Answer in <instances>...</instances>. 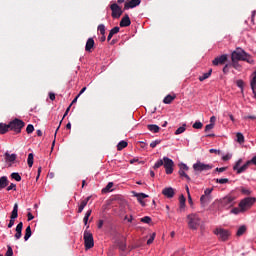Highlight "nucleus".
Returning a JSON list of instances; mask_svg holds the SVG:
<instances>
[{"mask_svg":"<svg viewBox=\"0 0 256 256\" xmlns=\"http://www.w3.org/2000/svg\"><path fill=\"white\" fill-rule=\"evenodd\" d=\"M231 59L232 61H246L247 63L253 62V60H251V56H249L247 52L241 48H237L232 52Z\"/></svg>","mask_w":256,"mask_h":256,"instance_id":"f257e3e1","label":"nucleus"},{"mask_svg":"<svg viewBox=\"0 0 256 256\" xmlns=\"http://www.w3.org/2000/svg\"><path fill=\"white\" fill-rule=\"evenodd\" d=\"M188 219V227L193 231H197L199 226L201 225V218L197 214H189L187 216Z\"/></svg>","mask_w":256,"mask_h":256,"instance_id":"f03ea898","label":"nucleus"},{"mask_svg":"<svg viewBox=\"0 0 256 256\" xmlns=\"http://www.w3.org/2000/svg\"><path fill=\"white\" fill-rule=\"evenodd\" d=\"M10 131H15L16 133H21V129L25 127V122L19 118H15L11 122H9Z\"/></svg>","mask_w":256,"mask_h":256,"instance_id":"7ed1b4c3","label":"nucleus"},{"mask_svg":"<svg viewBox=\"0 0 256 256\" xmlns=\"http://www.w3.org/2000/svg\"><path fill=\"white\" fill-rule=\"evenodd\" d=\"M256 198L255 197H247L241 200L239 203V207L241 211H245L246 209L251 208V206L255 205Z\"/></svg>","mask_w":256,"mask_h":256,"instance_id":"20e7f679","label":"nucleus"},{"mask_svg":"<svg viewBox=\"0 0 256 256\" xmlns=\"http://www.w3.org/2000/svg\"><path fill=\"white\" fill-rule=\"evenodd\" d=\"M84 243L86 249H93V247L95 246L93 234L87 230L84 231Z\"/></svg>","mask_w":256,"mask_h":256,"instance_id":"39448f33","label":"nucleus"},{"mask_svg":"<svg viewBox=\"0 0 256 256\" xmlns=\"http://www.w3.org/2000/svg\"><path fill=\"white\" fill-rule=\"evenodd\" d=\"M194 171H197L198 173H201L203 171H211L213 169V165L211 164H204L203 162H196L193 164Z\"/></svg>","mask_w":256,"mask_h":256,"instance_id":"423d86ee","label":"nucleus"},{"mask_svg":"<svg viewBox=\"0 0 256 256\" xmlns=\"http://www.w3.org/2000/svg\"><path fill=\"white\" fill-rule=\"evenodd\" d=\"M214 234L217 235L220 241H227V239H229V237L231 236V233L223 228H217L216 230H214Z\"/></svg>","mask_w":256,"mask_h":256,"instance_id":"0eeeda50","label":"nucleus"},{"mask_svg":"<svg viewBox=\"0 0 256 256\" xmlns=\"http://www.w3.org/2000/svg\"><path fill=\"white\" fill-rule=\"evenodd\" d=\"M163 161V167L166 171V175H171L173 173V167H175V162H173L169 157H164Z\"/></svg>","mask_w":256,"mask_h":256,"instance_id":"6e6552de","label":"nucleus"},{"mask_svg":"<svg viewBox=\"0 0 256 256\" xmlns=\"http://www.w3.org/2000/svg\"><path fill=\"white\" fill-rule=\"evenodd\" d=\"M211 193H213V188H207L204 191V194L200 197L201 205H207V203H211V200L213 199L211 197Z\"/></svg>","mask_w":256,"mask_h":256,"instance_id":"1a4fd4ad","label":"nucleus"},{"mask_svg":"<svg viewBox=\"0 0 256 256\" xmlns=\"http://www.w3.org/2000/svg\"><path fill=\"white\" fill-rule=\"evenodd\" d=\"M110 9L112 11L113 19H119L123 15V10L119 7L117 3H113L110 5Z\"/></svg>","mask_w":256,"mask_h":256,"instance_id":"9d476101","label":"nucleus"},{"mask_svg":"<svg viewBox=\"0 0 256 256\" xmlns=\"http://www.w3.org/2000/svg\"><path fill=\"white\" fill-rule=\"evenodd\" d=\"M221 205H222V207H225L226 209L233 207V205H235V197L231 196V195L224 197L221 200Z\"/></svg>","mask_w":256,"mask_h":256,"instance_id":"9b49d317","label":"nucleus"},{"mask_svg":"<svg viewBox=\"0 0 256 256\" xmlns=\"http://www.w3.org/2000/svg\"><path fill=\"white\" fill-rule=\"evenodd\" d=\"M228 59H229V56L227 54H223L221 56H217L212 61V65H214V67H217L218 65H225V63H227Z\"/></svg>","mask_w":256,"mask_h":256,"instance_id":"f8f14e48","label":"nucleus"},{"mask_svg":"<svg viewBox=\"0 0 256 256\" xmlns=\"http://www.w3.org/2000/svg\"><path fill=\"white\" fill-rule=\"evenodd\" d=\"M138 5H141V0H130L128 2H125L124 11L134 9V7H138Z\"/></svg>","mask_w":256,"mask_h":256,"instance_id":"ddd939ff","label":"nucleus"},{"mask_svg":"<svg viewBox=\"0 0 256 256\" xmlns=\"http://www.w3.org/2000/svg\"><path fill=\"white\" fill-rule=\"evenodd\" d=\"M93 49H95V40L93 38H88L85 45V51L86 53H93Z\"/></svg>","mask_w":256,"mask_h":256,"instance_id":"4468645a","label":"nucleus"},{"mask_svg":"<svg viewBox=\"0 0 256 256\" xmlns=\"http://www.w3.org/2000/svg\"><path fill=\"white\" fill-rule=\"evenodd\" d=\"M16 233L14 235L16 241H19L21 237L23 236V222L18 223L15 229Z\"/></svg>","mask_w":256,"mask_h":256,"instance_id":"2eb2a0df","label":"nucleus"},{"mask_svg":"<svg viewBox=\"0 0 256 256\" xmlns=\"http://www.w3.org/2000/svg\"><path fill=\"white\" fill-rule=\"evenodd\" d=\"M162 195H164L168 199H173V197H175V190L171 187L164 188L162 190Z\"/></svg>","mask_w":256,"mask_h":256,"instance_id":"dca6fc26","label":"nucleus"},{"mask_svg":"<svg viewBox=\"0 0 256 256\" xmlns=\"http://www.w3.org/2000/svg\"><path fill=\"white\" fill-rule=\"evenodd\" d=\"M134 197H136L137 201L140 203V205H142V207H145V201H143V199H147L149 195L145 193L134 192Z\"/></svg>","mask_w":256,"mask_h":256,"instance_id":"f3484780","label":"nucleus"},{"mask_svg":"<svg viewBox=\"0 0 256 256\" xmlns=\"http://www.w3.org/2000/svg\"><path fill=\"white\" fill-rule=\"evenodd\" d=\"M90 200H91V196H88L87 198L82 200L80 202V205L78 206L77 213H83V209H85V207H87V203H89Z\"/></svg>","mask_w":256,"mask_h":256,"instance_id":"a211bd4d","label":"nucleus"},{"mask_svg":"<svg viewBox=\"0 0 256 256\" xmlns=\"http://www.w3.org/2000/svg\"><path fill=\"white\" fill-rule=\"evenodd\" d=\"M131 25V18H129V14H125V16L120 21V27H129Z\"/></svg>","mask_w":256,"mask_h":256,"instance_id":"6ab92c4d","label":"nucleus"},{"mask_svg":"<svg viewBox=\"0 0 256 256\" xmlns=\"http://www.w3.org/2000/svg\"><path fill=\"white\" fill-rule=\"evenodd\" d=\"M19 217V204L15 203L11 212L10 219H17Z\"/></svg>","mask_w":256,"mask_h":256,"instance_id":"aec40b11","label":"nucleus"},{"mask_svg":"<svg viewBox=\"0 0 256 256\" xmlns=\"http://www.w3.org/2000/svg\"><path fill=\"white\" fill-rule=\"evenodd\" d=\"M176 98H177L176 95L168 94V95L163 99V103H165V105H171V103H173V101H175Z\"/></svg>","mask_w":256,"mask_h":256,"instance_id":"412c9836","label":"nucleus"},{"mask_svg":"<svg viewBox=\"0 0 256 256\" xmlns=\"http://www.w3.org/2000/svg\"><path fill=\"white\" fill-rule=\"evenodd\" d=\"M5 156V160L8 162V163H13L15 162V160L17 159V154H9V152H6L4 154Z\"/></svg>","mask_w":256,"mask_h":256,"instance_id":"4be33fe9","label":"nucleus"},{"mask_svg":"<svg viewBox=\"0 0 256 256\" xmlns=\"http://www.w3.org/2000/svg\"><path fill=\"white\" fill-rule=\"evenodd\" d=\"M9 130H11L10 124L0 123V135H5Z\"/></svg>","mask_w":256,"mask_h":256,"instance_id":"5701e85b","label":"nucleus"},{"mask_svg":"<svg viewBox=\"0 0 256 256\" xmlns=\"http://www.w3.org/2000/svg\"><path fill=\"white\" fill-rule=\"evenodd\" d=\"M119 31H120L119 26H115L114 28H112L107 37V41H111V39H113V35H117V33H119Z\"/></svg>","mask_w":256,"mask_h":256,"instance_id":"b1692460","label":"nucleus"},{"mask_svg":"<svg viewBox=\"0 0 256 256\" xmlns=\"http://www.w3.org/2000/svg\"><path fill=\"white\" fill-rule=\"evenodd\" d=\"M147 129L151 131V133H159V131H161V128L155 124H148Z\"/></svg>","mask_w":256,"mask_h":256,"instance_id":"393cba45","label":"nucleus"},{"mask_svg":"<svg viewBox=\"0 0 256 256\" xmlns=\"http://www.w3.org/2000/svg\"><path fill=\"white\" fill-rule=\"evenodd\" d=\"M9 185V179H7V176H2L0 178V189H5Z\"/></svg>","mask_w":256,"mask_h":256,"instance_id":"a878e982","label":"nucleus"},{"mask_svg":"<svg viewBox=\"0 0 256 256\" xmlns=\"http://www.w3.org/2000/svg\"><path fill=\"white\" fill-rule=\"evenodd\" d=\"M251 165V162L247 161L244 165H242L240 168H238L237 174L241 175V173H245L247 171V168Z\"/></svg>","mask_w":256,"mask_h":256,"instance_id":"bb28decb","label":"nucleus"},{"mask_svg":"<svg viewBox=\"0 0 256 256\" xmlns=\"http://www.w3.org/2000/svg\"><path fill=\"white\" fill-rule=\"evenodd\" d=\"M31 235H33V232L31 231V226H27L25 230L24 241H29Z\"/></svg>","mask_w":256,"mask_h":256,"instance_id":"cd10ccee","label":"nucleus"},{"mask_svg":"<svg viewBox=\"0 0 256 256\" xmlns=\"http://www.w3.org/2000/svg\"><path fill=\"white\" fill-rule=\"evenodd\" d=\"M213 73V70L210 69L208 72L204 73L202 76H199V81L203 82L205 79H209L211 77V74Z\"/></svg>","mask_w":256,"mask_h":256,"instance_id":"c85d7f7f","label":"nucleus"},{"mask_svg":"<svg viewBox=\"0 0 256 256\" xmlns=\"http://www.w3.org/2000/svg\"><path fill=\"white\" fill-rule=\"evenodd\" d=\"M185 131H187V124H183L181 127H179L174 134L181 135L182 133H185Z\"/></svg>","mask_w":256,"mask_h":256,"instance_id":"c756f323","label":"nucleus"},{"mask_svg":"<svg viewBox=\"0 0 256 256\" xmlns=\"http://www.w3.org/2000/svg\"><path fill=\"white\" fill-rule=\"evenodd\" d=\"M127 145H128L127 141L122 140V141H120V142L118 143V145H117V150H118V151H123V149H125V147H127Z\"/></svg>","mask_w":256,"mask_h":256,"instance_id":"7c9ffc66","label":"nucleus"},{"mask_svg":"<svg viewBox=\"0 0 256 256\" xmlns=\"http://www.w3.org/2000/svg\"><path fill=\"white\" fill-rule=\"evenodd\" d=\"M187 199L185 198L184 195H181L179 198V203H180V211L182 209H185V203H186Z\"/></svg>","mask_w":256,"mask_h":256,"instance_id":"2f4dec72","label":"nucleus"},{"mask_svg":"<svg viewBox=\"0 0 256 256\" xmlns=\"http://www.w3.org/2000/svg\"><path fill=\"white\" fill-rule=\"evenodd\" d=\"M113 185H114L113 182H109L106 185V187L102 189V193H109V192H111L112 191L111 189H113Z\"/></svg>","mask_w":256,"mask_h":256,"instance_id":"473e14b6","label":"nucleus"},{"mask_svg":"<svg viewBox=\"0 0 256 256\" xmlns=\"http://www.w3.org/2000/svg\"><path fill=\"white\" fill-rule=\"evenodd\" d=\"M245 231H247V227L246 226H240L237 230V237H241V235H243L245 233Z\"/></svg>","mask_w":256,"mask_h":256,"instance_id":"72a5a7b5","label":"nucleus"},{"mask_svg":"<svg viewBox=\"0 0 256 256\" xmlns=\"http://www.w3.org/2000/svg\"><path fill=\"white\" fill-rule=\"evenodd\" d=\"M236 137H237V142L242 144V143H245V136H243V134L241 132H238L236 134Z\"/></svg>","mask_w":256,"mask_h":256,"instance_id":"f704fd0d","label":"nucleus"},{"mask_svg":"<svg viewBox=\"0 0 256 256\" xmlns=\"http://www.w3.org/2000/svg\"><path fill=\"white\" fill-rule=\"evenodd\" d=\"M117 246L121 251H125L127 249V244L123 241H118Z\"/></svg>","mask_w":256,"mask_h":256,"instance_id":"c9c22d12","label":"nucleus"},{"mask_svg":"<svg viewBox=\"0 0 256 256\" xmlns=\"http://www.w3.org/2000/svg\"><path fill=\"white\" fill-rule=\"evenodd\" d=\"M91 213H92V210H88L86 212L84 219H83L84 225H87V223L89 222V217H91Z\"/></svg>","mask_w":256,"mask_h":256,"instance_id":"e433bc0d","label":"nucleus"},{"mask_svg":"<svg viewBox=\"0 0 256 256\" xmlns=\"http://www.w3.org/2000/svg\"><path fill=\"white\" fill-rule=\"evenodd\" d=\"M33 159H34V155H33V153H30L28 155V159H27V163H28L29 167H33Z\"/></svg>","mask_w":256,"mask_h":256,"instance_id":"4c0bfd02","label":"nucleus"},{"mask_svg":"<svg viewBox=\"0 0 256 256\" xmlns=\"http://www.w3.org/2000/svg\"><path fill=\"white\" fill-rule=\"evenodd\" d=\"M231 67H233L234 69H237V71H239V69H241V65L239 64V61H237V60L232 61Z\"/></svg>","mask_w":256,"mask_h":256,"instance_id":"58836bf2","label":"nucleus"},{"mask_svg":"<svg viewBox=\"0 0 256 256\" xmlns=\"http://www.w3.org/2000/svg\"><path fill=\"white\" fill-rule=\"evenodd\" d=\"M216 183H219L220 185H225V183H228L229 180L227 178H217Z\"/></svg>","mask_w":256,"mask_h":256,"instance_id":"ea45409f","label":"nucleus"},{"mask_svg":"<svg viewBox=\"0 0 256 256\" xmlns=\"http://www.w3.org/2000/svg\"><path fill=\"white\" fill-rule=\"evenodd\" d=\"M35 131V127L32 124H29L26 127V132L28 133V135H31V133H33Z\"/></svg>","mask_w":256,"mask_h":256,"instance_id":"a19ab883","label":"nucleus"},{"mask_svg":"<svg viewBox=\"0 0 256 256\" xmlns=\"http://www.w3.org/2000/svg\"><path fill=\"white\" fill-rule=\"evenodd\" d=\"M164 160L160 159L154 164V169H159V167H163Z\"/></svg>","mask_w":256,"mask_h":256,"instance_id":"79ce46f5","label":"nucleus"},{"mask_svg":"<svg viewBox=\"0 0 256 256\" xmlns=\"http://www.w3.org/2000/svg\"><path fill=\"white\" fill-rule=\"evenodd\" d=\"M11 177H12V179H14L15 181H21V175H19V173H17V172H13V173L11 174Z\"/></svg>","mask_w":256,"mask_h":256,"instance_id":"37998d69","label":"nucleus"},{"mask_svg":"<svg viewBox=\"0 0 256 256\" xmlns=\"http://www.w3.org/2000/svg\"><path fill=\"white\" fill-rule=\"evenodd\" d=\"M241 163H243V159H239L235 165L233 166L234 171H238V169L241 167Z\"/></svg>","mask_w":256,"mask_h":256,"instance_id":"c03bdc74","label":"nucleus"},{"mask_svg":"<svg viewBox=\"0 0 256 256\" xmlns=\"http://www.w3.org/2000/svg\"><path fill=\"white\" fill-rule=\"evenodd\" d=\"M192 127L193 129H203V123L196 121Z\"/></svg>","mask_w":256,"mask_h":256,"instance_id":"a18cd8bd","label":"nucleus"},{"mask_svg":"<svg viewBox=\"0 0 256 256\" xmlns=\"http://www.w3.org/2000/svg\"><path fill=\"white\" fill-rule=\"evenodd\" d=\"M179 175H180V177H185V179H187L188 181H191V177H189V175H187V173H185V171L179 170Z\"/></svg>","mask_w":256,"mask_h":256,"instance_id":"49530a36","label":"nucleus"},{"mask_svg":"<svg viewBox=\"0 0 256 256\" xmlns=\"http://www.w3.org/2000/svg\"><path fill=\"white\" fill-rule=\"evenodd\" d=\"M98 31H100L101 35H105V24L98 25Z\"/></svg>","mask_w":256,"mask_h":256,"instance_id":"de8ad7c7","label":"nucleus"},{"mask_svg":"<svg viewBox=\"0 0 256 256\" xmlns=\"http://www.w3.org/2000/svg\"><path fill=\"white\" fill-rule=\"evenodd\" d=\"M140 221H141V223L149 224V223H151V217L145 216V217L141 218Z\"/></svg>","mask_w":256,"mask_h":256,"instance_id":"09e8293b","label":"nucleus"},{"mask_svg":"<svg viewBox=\"0 0 256 256\" xmlns=\"http://www.w3.org/2000/svg\"><path fill=\"white\" fill-rule=\"evenodd\" d=\"M160 143H161V140H155V141L150 143V147L152 149H155L157 147V145H160Z\"/></svg>","mask_w":256,"mask_h":256,"instance_id":"8fccbe9b","label":"nucleus"},{"mask_svg":"<svg viewBox=\"0 0 256 256\" xmlns=\"http://www.w3.org/2000/svg\"><path fill=\"white\" fill-rule=\"evenodd\" d=\"M7 191H17V185H15L14 183H11V184L7 187Z\"/></svg>","mask_w":256,"mask_h":256,"instance_id":"3c124183","label":"nucleus"},{"mask_svg":"<svg viewBox=\"0 0 256 256\" xmlns=\"http://www.w3.org/2000/svg\"><path fill=\"white\" fill-rule=\"evenodd\" d=\"M179 167V171H189V166H187L186 164H180Z\"/></svg>","mask_w":256,"mask_h":256,"instance_id":"603ef678","label":"nucleus"},{"mask_svg":"<svg viewBox=\"0 0 256 256\" xmlns=\"http://www.w3.org/2000/svg\"><path fill=\"white\" fill-rule=\"evenodd\" d=\"M155 233H153L150 238L147 240V245H151V243H153V241H155Z\"/></svg>","mask_w":256,"mask_h":256,"instance_id":"864d4df0","label":"nucleus"},{"mask_svg":"<svg viewBox=\"0 0 256 256\" xmlns=\"http://www.w3.org/2000/svg\"><path fill=\"white\" fill-rule=\"evenodd\" d=\"M5 256H13V248H11V246H8V250L5 254Z\"/></svg>","mask_w":256,"mask_h":256,"instance_id":"5fc2aeb1","label":"nucleus"},{"mask_svg":"<svg viewBox=\"0 0 256 256\" xmlns=\"http://www.w3.org/2000/svg\"><path fill=\"white\" fill-rule=\"evenodd\" d=\"M237 87H239V89H243V86L245 85V83L243 82V80H238L236 82Z\"/></svg>","mask_w":256,"mask_h":256,"instance_id":"6e6d98bb","label":"nucleus"},{"mask_svg":"<svg viewBox=\"0 0 256 256\" xmlns=\"http://www.w3.org/2000/svg\"><path fill=\"white\" fill-rule=\"evenodd\" d=\"M13 225H15V219L10 218V221L8 223V229H11V227H13Z\"/></svg>","mask_w":256,"mask_h":256,"instance_id":"4d7b16f0","label":"nucleus"},{"mask_svg":"<svg viewBox=\"0 0 256 256\" xmlns=\"http://www.w3.org/2000/svg\"><path fill=\"white\" fill-rule=\"evenodd\" d=\"M231 213H233L234 215H239V213H241V210L239 208H233L231 210Z\"/></svg>","mask_w":256,"mask_h":256,"instance_id":"13d9d810","label":"nucleus"},{"mask_svg":"<svg viewBox=\"0 0 256 256\" xmlns=\"http://www.w3.org/2000/svg\"><path fill=\"white\" fill-rule=\"evenodd\" d=\"M229 67H231V64H226V65L223 67V73H229Z\"/></svg>","mask_w":256,"mask_h":256,"instance_id":"bf43d9fd","label":"nucleus"},{"mask_svg":"<svg viewBox=\"0 0 256 256\" xmlns=\"http://www.w3.org/2000/svg\"><path fill=\"white\" fill-rule=\"evenodd\" d=\"M213 127H215L213 124H208L205 126V132L207 133V131H211V129H213Z\"/></svg>","mask_w":256,"mask_h":256,"instance_id":"052dcab7","label":"nucleus"},{"mask_svg":"<svg viewBox=\"0 0 256 256\" xmlns=\"http://www.w3.org/2000/svg\"><path fill=\"white\" fill-rule=\"evenodd\" d=\"M226 169L227 167H221V168H216L215 171H217L218 173H223L225 172Z\"/></svg>","mask_w":256,"mask_h":256,"instance_id":"680f3d73","label":"nucleus"},{"mask_svg":"<svg viewBox=\"0 0 256 256\" xmlns=\"http://www.w3.org/2000/svg\"><path fill=\"white\" fill-rule=\"evenodd\" d=\"M241 191H242V193H243L244 195H251V191L248 190V189L242 188Z\"/></svg>","mask_w":256,"mask_h":256,"instance_id":"e2e57ef3","label":"nucleus"},{"mask_svg":"<svg viewBox=\"0 0 256 256\" xmlns=\"http://www.w3.org/2000/svg\"><path fill=\"white\" fill-rule=\"evenodd\" d=\"M215 121H217V117L212 116V117L210 118V125H214V126H215Z\"/></svg>","mask_w":256,"mask_h":256,"instance_id":"0e129e2a","label":"nucleus"},{"mask_svg":"<svg viewBox=\"0 0 256 256\" xmlns=\"http://www.w3.org/2000/svg\"><path fill=\"white\" fill-rule=\"evenodd\" d=\"M27 217H28V221H33V219H35V216H33L31 212L27 214Z\"/></svg>","mask_w":256,"mask_h":256,"instance_id":"69168bd1","label":"nucleus"},{"mask_svg":"<svg viewBox=\"0 0 256 256\" xmlns=\"http://www.w3.org/2000/svg\"><path fill=\"white\" fill-rule=\"evenodd\" d=\"M244 119H251L252 121H255L256 116L255 115H250V116L244 117Z\"/></svg>","mask_w":256,"mask_h":256,"instance_id":"338daca9","label":"nucleus"},{"mask_svg":"<svg viewBox=\"0 0 256 256\" xmlns=\"http://www.w3.org/2000/svg\"><path fill=\"white\" fill-rule=\"evenodd\" d=\"M248 162L253 163V165H256V156H254L251 160H249Z\"/></svg>","mask_w":256,"mask_h":256,"instance_id":"774afa93","label":"nucleus"}]
</instances>
